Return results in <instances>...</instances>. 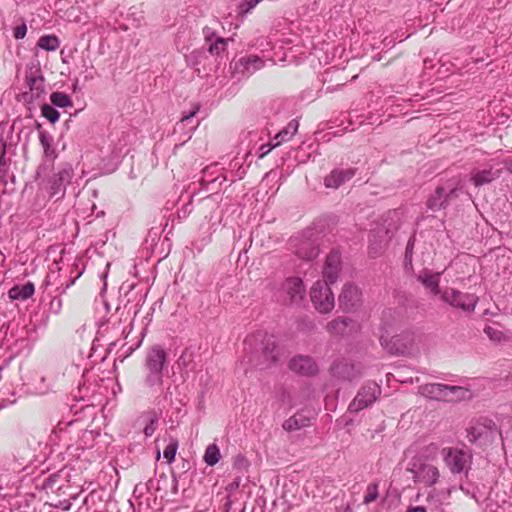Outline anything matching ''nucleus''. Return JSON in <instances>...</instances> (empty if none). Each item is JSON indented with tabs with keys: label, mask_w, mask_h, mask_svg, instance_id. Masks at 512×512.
<instances>
[{
	"label": "nucleus",
	"mask_w": 512,
	"mask_h": 512,
	"mask_svg": "<svg viewBox=\"0 0 512 512\" xmlns=\"http://www.w3.org/2000/svg\"><path fill=\"white\" fill-rule=\"evenodd\" d=\"M245 345L249 348L254 347L256 351L261 353L263 364L266 367L277 363L282 357V350L277 345L275 337L268 335L266 332L259 331L248 336Z\"/></svg>",
	"instance_id": "obj_1"
},
{
	"label": "nucleus",
	"mask_w": 512,
	"mask_h": 512,
	"mask_svg": "<svg viewBox=\"0 0 512 512\" xmlns=\"http://www.w3.org/2000/svg\"><path fill=\"white\" fill-rule=\"evenodd\" d=\"M418 394L433 401H458L466 398L468 390L461 386L426 383L418 386Z\"/></svg>",
	"instance_id": "obj_2"
},
{
	"label": "nucleus",
	"mask_w": 512,
	"mask_h": 512,
	"mask_svg": "<svg viewBox=\"0 0 512 512\" xmlns=\"http://www.w3.org/2000/svg\"><path fill=\"white\" fill-rule=\"evenodd\" d=\"M407 471L412 474L413 482L423 484L426 487H434L440 480L439 468L430 462L410 460Z\"/></svg>",
	"instance_id": "obj_3"
},
{
	"label": "nucleus",
	"mask_w": 512,
	"mask_h": 512,
	"mask_svg": "<svg viewBox=\"0 0 512 512\" xmlns=\"http://www.w3.org/2000/svg\"><path fill=\"white\" fill-rule=\"evenodd\" d=\"M305 296L306 288L299 277L286 278L277 293L278 300L285 305H300Z\"/></svg>",
	"instance_id": "obj_4"
},
{
	"label": "nucleus",
	"mask_w": 512,
	"mask_h": 512,
	"mask_svg": "<svg viewBox=\"0 0 512 512\" xmlns=\"http://www.w3.org/2000/svg\"><path fill=\"white\" fill-rule=\"evenodd\" d=\"M440 299L451 307L467 313L473 312L478 303L476 295L464 293L451 287H447L442 291Z\"/></svg>",
	"instance_id": "obj_5"
},
{
	"label": "nucleus",
	"mask_w": 512,
	"mask_h": 512,
	"mask_svg": "<svg viewBox=\"0 0 512 512\" xmlns=\"http://www.w3.org/2000/svg\"><path fill=\"white\" fill-rule=\"evenodd\" d=\"M443 461L452 474L466 473L470 469L472 455L462 449L447 447L442 450Z\"/></svg>",
	"instance_id": "obj_6"
},
{
	"label": "nucleus",
	"mask_w": 512,
	"mask_h": 512,
	"mask_svg": "<svg viewBox=\"0 0 512 512\" xmlns=\"http://www.w3.org/2000/svg\"><path fill=\"white\" fill-rule=\"evenodd\" d=\"M310 298L315 309L322 313H330L334 306V295L327 283L317 281L311 288Z\"/></svg>",
	"instance_id": "obj_7"
},
{
	"label": "nucleus",
	"mask_w": 512,
	"mask_h": 512,
	"mask_svg": "<svg viewBox=\"0 0 512 512\" xmlns=\"http://www.w3.org/2000/svg\"><path fill=\"white\" fill-rule=\"evenodd\" d=\"M496 430L497 426L493 420L483 418L467 429V439L470 443L484 444L493 439Z\"/></svg>",
	"instance_id": "obj_8"
},
{
	"label": "nucleus",
	"mask_w": 512,
	"mask_h": 512,
	"mask_svg": "<svg viewBox=\"0 0 512 512\" xmlns=\"http://www.w3.org/2000/svg\"><path fill=\"white\" fill-rule=\"evenodd\" d=\"M380 343L391 354H404L414 347L415 336L412 333L403 332L388 339L387 336L382 334Z\"/></svg>",
	"instance_id": "obj_9"
},
{
	"label": "nucleus",
	"mask_w": 512,
	"mask_h": 512,
	"mask_svg": "<svg viewBox=\"0 0 512 512\" xmlns=\"http://www.w3.org/2000/svg\"><path fill=\"white\" fill-rule=\"evenodd\" d=\"M381 394V388L374 382H369L361 387L356 397L349 405L350 412H359L373 404Z\"/></svg>",
	"instance_id": "obj_10"
},
{
	"label": "nucleus",
	"mask_w": 512,
	"mask_h": 512,
	"mask_svg": "<svg viewBox=\"0 0 512 512\" xmlns=\"http://www.w3.org/2000/svg\"><path fill=\"white\" fill-rule=\"evenodd\" d=\"M73 176V170L71 166L65 165L53 174L48 182L47 189L51 196L60 195L61 197L65 193L66 186L70 183Z\"/></svg>",
	"instance_id": "obj_11"
},
{
	"label": "nucleus",
	"mask_w": 512,
	"mask_h": 512,
	"mask_svg": "<svg viewBox=\"0 0 512 512\" xmlns=\"http://www.w3.org/2000/svg\"><path fill=\"white\" fill-rule=\"evenodd\" d=\"M339 307L344 312L355 310L361 305L362 293L354 284H345L339 295Z\"/></svg>",
	"instance_id": "obj_12"
},
{
	"label": "nucleus",
	"mask_w": 512,
	"mask_h": 512,
	"mask_svg": "<svg viewBox=\"0 0 512 512\" xmlns=\"http://www.w3.org/2000/svg\"><path fill=\"white\" fill-rule=\"evenodd\" d=\"M294 253L301 259L312 260L318 255V247L314 240L305 235L291 239Z\"/></svg>",
	"instance_id": "obj_13"
},
{
	"label": "nucleus",
	"mask_w": 512,
	"mask_h": 512,
	"mask_svg": "<svg viewBox=\"0 0 512 512\" xmlns=\"http://www.w3.org/2000/svg\"><path fill=\"white\" fill-rule=\"evenodd\" d=\"M288 367L291 371L303 376H314L319 371L317 363L310 356L303 355L293 357Z\"/></svg>",
	"instance_id": "obj_14"
},
{
	"label": "nucleus",
	"mask_w": 512,
	"mask_h": 512,
	"mask_svg": "<svg viewBox=\"0 0 512 512\" xmlns=\"http://www.w3.org/2000/svg\"><path fill=\"white\" fill-rule=\"evenodd\" d=\"M341 272V256L338 252H331L325 260L323 267L324 283L328 285L337 281Z\"/></svg>",
	"instance_id": "obj_15"
},
{
	"label": "nucleus",
	"mask_w": 512,
	"mask_h": 512,
	"mask_svg": "<svg viewBox=\"0 0 512 512\" xmlns=\"http://www.w3.org/2000/svg\"><path fill=\"white\" fill-rule=\"evenodd\" d=\"M167 362V353L159 345L153 346L146 355L145 368L146 370L163 372V368Z\"/></svg>",
	"instance_id": "obj_16"
},
{
	"label": "nucleus",
	"mask_w": 512,
	"mask_h": 512,
	"mask_svg": "<svg viewBox=\"0 0 512 512\" xmlns=\"http://www.w3.org/2000/svg\"><path fill=\"white\" fill-rule=\"evenodd\" d=\"M263 67L264 61L256 55L241 57L235 63V71L245 77H249Z\"/></svg>",
	"instance_id": "obj_17"
},
{
	"label": "nucleus",
	"mask_w": 512,
	"mask_h": 512,
	"mask_svg": "<svg viewBox=\"0 0 512 512\" xmlns=\"http://www.w3.org/2000/svg\"><path fill=\"white\" fill-rule=\"evenodd\" d=\"M29 92L24 93V97L29 102L39 99L45 93L44 78L37 72H32L27 76Z\"/></svg>",
	"instance_id": "obj_18"
},
{
	"label": "nucleus",
	"mask_w": 512,
	"mask_h": 512,
	"mask_svg": "<svg viewBox=\"0 0 512 512\" xmlns=\"http://www.w3.org/2000/svg\"><path fill=\"white\" fill-rule=\"evenodd\" d=\"M356 173L353 168L334 169L324 178V185L327 188L337 189L345 182L349 181Z\"/></svg>",
	"instance_id": "obj_19"
},
{
	"label": "nucleus",
	"mask_w": 512,
	"mask_h": 512,
	"mask_svg": "<svg viewBox=\"0 0 512 512\" xmlns=\"http://www.w3.org/2000/svg\"><path fill=\"white\" fill-rule=\"evenodd\" d=\"M457 187L451 188L449 193L446 192L445 188L438 187L433 195L427 201V206L433 211L445 208L448 200L451 197H456Z\"/></svg>",
	"instance_id": "obj_20"
},
{
	"label": "nucleus",
	"mask_w": 512,
	"mask_h": 512,
	"mask_svg": "<svg viewBox=\"0 0 512 512\" xmlns=\"http://www.w3.org/2000/svg\"><path fill=\"white\" fill-rule=\"evenodd\" d=\"M417 280L426 289H428L432 295H440L441 296L442 291L439 287L440 273L433 272L429 269H423L417 275Z\"/></svg>",
	"instance_id": "obj_21"
},
{
	"label": "nucleus",
	"mask_w": 512,
	"mask_h": 512,
	"mask_svg": "<svg viewBox=\"0 0 512 512\" xmlns=\"http://www.w3.org/2000/svg\"><path fill=\"white\" fill-rule=\"evenodd\" d=\"M471 181L476 187L484 184L491 183L500 176L499 170H494L492 167L483 170L474 169L471 174Z\"/></svg>",
	"instance_id": "obj_22"
},
{
	"label": "nucleus",
	"mask_w": 512,
	"mask_h": 512,
	"mask_svg": "<svg viewBox=\"0 0 512 512\" xmlns=\"http://www.w3.org/2000/svg\"><path fill=\"white\" fill-rule=\"evenodd\" d=\"M354 324L349 317H338L327 323L326 329L334 335H343Z\"/></svg>",
	"instance_id": "obj_23"
},
{
	"label": "nucleus",
	"mask_w": 512,
	"mask_h": 512,
	"mask_svg": "<svg viewBox=\"0 0 512 512\" xmlns=\"http://www.w3.org/2000/svg\"><path fill=\"white\" fill-rule=\"evenodd\" d=\"M427 493L426 501L435 506L436 508L445 504L450 498L451 491L450 489H436L431 487Z\"/></svg>",
	"instance_id": "obj_24"
},
{
	"label": "nucleus",
	"mask_w": 512,
	"mask_h": 512,
	"mask_svg": "<svg viewBox=\"0 0 512 512\" xmlns=\"http://www.w3.org/2000/svg\"><path fill=\"white\" fill-rule=\"evenodd\" d=\"M439 447L435 443L423 446L411 460L433 463L438 458Z\"/></svg>",
	"instance_id": "obj_25"
},
{
	"label": "nucleus",
	"mask_w": 512,
	"mask_h": 512,
	"mask_svg": "<svg viewBox=\"0 0 512 512\" xmlns=\"http://www.w3.org/2000/svg\"><path fill=\"white\" fill-rule=\"evenodd\" d=\"M299 127V123L297 120H291L286 127H284L279 133H277L274 137L275 143L274 146H279L283 142H286L291 139V137L297 132Z\"/></svg>",
	"instance_id": "obj_26"
},
{
	"label": "nucleus",
	"mask_w": 512,
	"mask_h": 512,
	"mask_svg": "<svg viewBox=\"0 0 512 512\" xmlns=\"http://www.w3.org/2000/svg\"><path fill=\"white\" fill-rule=\"evenodd\" d=\"M40 144L46 158L54 160L57 157L55 148L53 147L54 139L51 134L46 131L39 132Z\"/></svg>",
	"instance_id": "obj_27"
},
{
	"label": "nucleus",
	"mask_w": 512,
	"mask_h": 512,
	"mask_svg": "<svg viewBox=\"0 0 512 512\" xmlns=\"http://www.w3.org/2000/svg\"><path fill=\"white\" fill-rule=\"evenodd\" d=\"M310 419L302 413H296L283 423V428L288 431H296L309 425Z\"/></svg>",
	"instance_id": "obj_28"
},
{
	"label": "nucleus",
	"mask_w": 512,
	"mask_h": 512,
	"mask_svg": "<svg viewBox=\"0 0 512 512\" xmlns=\"http://www.w3.org/2000/svg\"><path fill=\"white\" fill-rule=\"evenodd\" d=\"M145 423L143 432L146 437H150L156 431L159 422V414L156 411H148L141 417Z\"/></svg>",
	"instance_id": "obj_29"
},
{
	"label": "nucleus",
	"mask_w": 512,
	"mask_h": 512,
	"mask_svg": "<svg viewBox=\"0 0 512 512\" xmlns=\"http://www.w3.org/2000/svg\"><path fill=\"white\" fill-rule=\"evenodd\" d=\"M163 384V372L147 370L144 385L152 392H157Z\"/></svg>",
	"instance_id": "obj_30"
},
{
	"label": "nucleus",
	"mask_w": 512,
	"mask_h": 512,
	"mask_svg": "<svg viewBox=\"0 0 512 512\" xmlns=\"http://www.w3.org/2000/svg\"><path fill=\"white\" fill-rule=\"evenodd\" d=\"M34 293V285L32 283H26L21 287H13L9 291V295L12 299L26 300L30 298Z\"/></svg>",
	"instance_id": "obj_31"
},
{
	"label": "nucleus",
	"mask_w": 512,
	"mask_h": 512,
	"mask_svg": "<svg viewBox=\"0 0 512 512\" xmlns=\"http://www.w3.org/2000/svg\"><path fill=\"white\" fill-rule=\"evenodd\" d=\"M221 458L220 449L216 444H210L207 446L204 453V461L208 466H214L219 462Z\"/></svg>",
	"instance_id": "obj_32"
},
{
	"label": "nucleus",
	"mask_w": 512,
	"mask_h": 512,
	"mask_svg": "<svg viewBox=\"0 0 512 512\" xmlns=\"http://www.w3.org/2000/svg\"><path fill=\"white\" fill-rule=\"evenodd\" d=\"M37 45L46 51H55L59 48L60 41L55 35H45L39 38Z\"/></svg>",
	"instance_id": "obj_33"
},
{
	"label": "nucleus",
	"mask_w": 512,
	"mask_h": 512,
	"mask_svg": "<svg viewBox=\"0 0 512 512\" xmlns=\"http://www.w3.org/2000/svg\"><path fill=\"white\" fill-rule=\"evenodd\" d=\"M51 103L54 106L65 108L72 106L71 98L63 92H53L50 96Z\"/></svg>",
	"instance_id": "obj_34"
},
{
	"label": "nucleus",
	"mask_w": 512,
	"mask_h": 512,
	"mask_svg": "<svg viewBox=\"0 0 512 512\" xmlns=\"http://www.w3.org/2000/svg\"><path fill=\"white\" fill-rule=\"evenodd\" d=\"M227 40L222 37H216L213 41L209 42L208 51L212 55H220L225 51Z\"/></svg>",
	"instance_id": "obj_35"
},
{
	"label": "nucleus",
	"mask_w": 512,
	"mask_h": 512,
	"mask_svg": "<svg viewBox=\"0 0 512 512\" xmlns=\"http://www.w3.org/2000/svg\"><path fill=\"white\" fill-rule=\"evenodd\" d=\"M41 114L52 124L57 122L59 120V116H60L59 112L52 105H49V104L42 105Z\"/></svg>",
	"instance_id": "obj_36"
},
{
	"label": "nucleus",
	"mask_w": 512,
	"mask_h": 512,
	"mask_svg": "<svg viewBox=\"0 0 512 512\" xmlns=\"http://www.w3.org/2000/svg\"><path fill=\"white\" fill-rule=\"evenodd\" d=\"M178 449V441L176 439H171L169 444L165 447L163 451V456L167 460L168 463H171L175 459L176 451Z\"/></svg>",
	"instance_id": "obj_37"
},
{
	"label": "nucleus",
	"mask_w": 512,
	"mask_h": 512,
	"mask_svg": "<svg viewBox=\"0 0 512 512\" xmlns=\"http://www.w3.org/2000/svg\"><path fill=\"white\" fill-rule=\"evenodd\" d=\"M9 163L6 159V143L0 139V176H4L8 171Z\"/></svg>",
	"instance_id": "obj_38"
},
{
	"label": "nucleus",
	"mask_w": 512,
	"mask_h": 512,
	"mask_svg": "<svg viewBox=\"0 0 512 512\" xmlns=\"http://www.w3.org/2000/svg\"><path fill=\"white\" fill-rule=\"evenodd\" d=\"M261 1L262 0H244L238 6V13L242 15L249 13Z\"/></svg>",
	"instance_id": "obj_39"
},
{
	"label": "nucleus",
	"mask_w": 512,
	"mask_h": 512,
	"mask_svg": "<svg viewBox=\"0 0 512 512\" xmlns=\"http://www.w3.org/2000/svg\"><path fill=\"white\" fill-rule=\"evenodd\" d=\"M233 466H234L235 469H238L240 471H246L248 469V467H249V462L242 455H238L234 459Z\"/></svg>",
	"instance_id": "obj_40"
},
{
	"label": "nucleus",
	"mask_w": 512,
	"mask_h": 512,
	"mask_svg": "<svg viewBox=\"0 0 512 512\" xmlns=\"http://www.w3.org/2000/svg\"><path fill=\"white\" fill-rule=\"evenodd\" d=\"M484 332L493 341H501V339L503 337V333L501 331H499L491 326H487L484 329Z\"/></svg>",
	"instance_id": "obj_41"
},
{
	"label": "nucleus",
	"mask_w": 512,
	"mask_h": 512,
	"mask_svg": "<svg viewBox=\"0 0 512 512\" xmlns=\"http://www.w3.org/2000/svg\"><path fill=\"white\" fill-rule=\"evenodd\" d=\"M62 309V299L54 297L49 303V311L55 315L59 314Z\"/></svg>",
	"instance_id": "obj_42"
},
{
	"label": "nucleus",
	"mask_w": 512,
	"mask_h": 512,
	"mask_svg": "<svg viewBox=\"0 0 512 512\" xmlns=\"http://www.w3.org/2000/svg\"><path fill=\"white\" fill-rule=\"evenodd\" d=\"M413 247H414V239L410 238L405 251V260L409 263L412 261V253H413Z\"/></svg>",
	"instance_id": "obj_43"
},
{
	"label": "nucleus",
	"mask_w": 512,
	"mask_h": 512,
	"mask_svg": "<svg viewBox=\"0 0 512 512\" xmlns=\"http://www.w3.org/2000/svg\"><path fill=\"white\" fill-rule=\"evenodd\" d=\"M274 144H263L259 148V158H263L266 156L273 148H275Z\"/></svg>",
	"instance_id": "obj_44"
},
{
	"label": "nucleus",
	"mask_w": 512,
	"mask_h": 512,
	"mask_svg": "<svg viewBox=\"0 0 512 512\" xmlns=\"http://www.w3.org/2000/svg\"><path fill=\"white\" fill-rule=\"evenodd\" d=\"M26 31H27V29H26L25 25L18 26L14 30V37L16 39H21L26 35Z\"/></svg>",
	"instance_id": "obj_45"
},
{
	"label": "nucleus",
	"mask_w": 512,
	"mask_h": 512,
	"mask_svg": "<svg viewBox=\"0 0 512 512\" xmlns=\"http://www.w3.org/2000/svg\"><path fill=\"white\" fill-rule=\"evenodd\" d=\"M383 248H384V244L382 243V241H380L376 245L371 244V246H370V254H372L373 256H376L377 254L381 253Z\"/></svg>",
	"instance_id": "obj_46"
},
{
	"label": "nucleus",
	"mask_w": 512,
	"mask_h": 512,
	"mask_svg": "<svg viewBox=\"0 0 512 512\" xmlns=\"http://www.w3.org/2000/svg\"><path fill=\"white\" fill-rule=\"evenodd\" d=\"M377 496H378V493H377L376 487H374L373 491H370L367 495H365L364 502L366 504L371 503L376 500Z\"/></svg>",
	"instance_id": "obj_47"
},
{
	"label": "nucleus",
	"mask_w": 512,
	"mask_h": 512,
	"mask_svg": "<svg viewBox=\"0 0 512 512\" xmlns=\"http://www.w3.org/2000/svg\"><path fill=\"white\" fill-rule=\"evenodd\" d=\"M203 35H204V37H205V40H206L208 43H209V42H211V41H213V39H214V37H215L214 32H213V31H212V29H211V28H209V27H205V28L203 29Z\"/></svg>",
	"instance_id": "obj_48"
},
{
	"label": "nucleus",
	"mask_w": 512,
	"mask_h": 512,
	"mask_svg": "<svg viewBox=\"0 0 512 512\" xmlns=\"http://www.w3.org/2000/svg\"><path fill=\"white\" fill-rule=\"evenodd\" d=\"M197 111H198V108H197V109H195V110H193V111H191L188 115L183 116V117H182V119H181V122H182V123H184V122L189 121L192 117H194V116H195V114L197 113Z\"/></svg>",
	"instance_id": "obj_49"
},
{
	"label": "nucleus",
	"mask_w": 512,
	"mask_h": 512,
	"mask_svg": "<svg viewBox=\"0 0 512 512\" xmlns=\"http://www.w3.org/2000/svg\"><path fill=\"white\" fill-rule=\"evenodd\" d=\"M406 512H427L423 506L409 507Z\"/></svg>",
	"instance_id": "obj_50"
},
{
	"label": "nucleus",
	"mask_w": 512,
	"mask_h": 512,
	"mask_svg": "<svg viewBox=\"0 0 512 512\" xmlns=\"http://www.w3.org/2000/svg\"><path fill=\"white\" fill-rule=\"evenodd\" d=\"M140 344H141V340H140V341H138V343H137L136 347H130V348L128 349V352H129V353H132L136 348H138V347L140 346Z\"/></svg>",
	"instance_id": "obj_51"
},
{
	"label": "nucleus",
	"mask_w": 512,
	"mask_h": 512,
	"mask_svg": "<svg viewBox=\"0 0 512 512\" xmlns=\"http://www.w3.org/2000/svg\"><path fill=\"white\" fill-rule=\"evenodd\" d=\"M74 284V280H72L69 284L66 285V288H68L70 285Z\"/></svg>",
	"instance_id": "obj_52"
},
{
	"label": "nucleus",
	"mask_w": 512,
	"mask_h": 512,
	"mask_svg": "<svg viewBox=\"0 0 512 512\" xmlns=\"http://www.w3.org/2000/svg\"><path fill=\"white\" fill-rule=\"evenodd\" d=\"M160 457V451H157V458Z\"/></svg>",
	"instance_id": "obj_53"
}]
</instances>
